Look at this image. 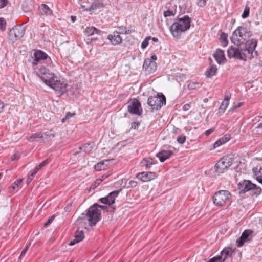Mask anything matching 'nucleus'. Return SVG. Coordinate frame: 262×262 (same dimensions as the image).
<instances>
[{"label":"nucleus","instance_id":"1","mask_svg":"<svg viewBox=\"0 0 262 262\" xmlns=\"http://www.w3.org/2000/svg\"><path fill=\"white\" fill-rule=\"evenodd\" d=\"M32 59V64L35 72L47 85L50 86L59 95L67 92L68 86L67 83L60 80V78L51 72L45 66L41 65L35 67L44 61L48 64L50 63L51 59L46 53L42 51L37 50L34 52Z\"/></svg>","mask_w":262,"mask_h":262},{"label":"nucleus","instance_id":"2","mask_svg":"<svg viewBox=\"0 0 262 262\" xmlns=\"http://www.w3.org/2000/svg\"><path fill=\"white\" fill-rule=\"evenodd\" d=\"M256 46L257 41L254 39L247 40L245 43H239L237 47L232 46L227 50L228 57L244 61L247 58L251 59L258 56L257 51L255 50Z\"/></svg>","mask_w":262,"mask_h":262},{"label":"nucleus","instance_id":"3","mask_svg":"<svg viewBox=\"0 0 262 262\" xmlns=\"http://www.w3.org/2000/svg\"><path fill=\"white\" fill-rule=\"evenodd\" d=\"M191 18L187 15L178 17L177 21L173 23L170 28L172 36L180 38L182 33L188 30L190 27Z\"/></svg>","mask_w":262,"mask_h":262},{"label":"nucleus","instance_id":"4","mask_svg":"<svg viewBox=\"0 0 262 262\" xmlns=\"http://www.w3.org/2000/svg\"><path fill=\"white\" fill-rule=\"evenodd\" d=\"M101 211L100 209L95 208V206L92 205L86 211V213H82L77 219V222L86 220L90 226L93 227L100 221Z\"/></svg>","mask_w":262,"mask_h":262},{"label":"nucleus","instance_id":"5","mask_svg":"<svg viewBox=\"0 0 262 262\" xmlns=\"http://www.w3.org/2000/svg\"><path fill=\"white\" fill-rule=\"evenodd\" d=\"M252 35L251 32L246 28L240 26L238 27L233 33L231 40L234 44L240 43L241 40H247Z\"/></svg>","mask_w":262,"mask_h":262},{"label":"nucleus","instance_id":"6","mask_svg":"<svg viewBox=\"0 0 262 262\" xmlns=\"http://www.w3.org/2000/svg\"><path fill=\"white\" fill-rule=\"evenodd\" d=\"M238 189L240 194H244L249 191H251L252 194L258 195L260 194L261 189L252 183L249 180H244L237 184Z\"/></svg>","mask_w":262,"mask_h":262},{"label":"nucleus","instance_id":"7","mask_svg":"<svg viewBox=\"0 0 262 262\" xmlns=\"http://www.w3.org/2000/svg\"><path fill=\"white\" fill-rule=\"evenodd\" d=\"M148 105L154 110H158L166 104V98L162 94L159 93L156 96H150L147 100Z\"/></svg>","mask_w":262,"mask_h":262},{"label":"nucleus","instance_id":"8","mask_svg":"<svg viewBox=\"0 0 262 262\" xmlns=\"http://www.w3.org/2000/svg\"><path fill=\"white\" fill-rule=\"evenodd\" d=\"M233 158L231 157H224L215 165L214 168L216 172L222 173L224 172L232 165Z\"/></svg>","mask_w":262,"mask_h":262},{"label":"nucleus","instance_id":"9","mask_svg":"<svg viewBox=\"0 0 262 262\" xmlns=\"http://www.w3.org/2000/svg\"><path fill=\"white\" fill-rule=\"evenodd\" d=\"M230 192L227 190H220L213 196V203L217 206H222L229 199Z\"/></svg>","mask_w":262,"mask_h":262},{"label":"nucleus","instance_id":"10","mask_svg":"<svg viewBox=\"0 0 262 262\" xmlns=\"http://www.w3.org/2000/svg\"><path fill=\"white\" fill-rule=\"evenodd\" d=\"M25 32V28L20 26H16L9 32V39L12 42H15L21 38Z\"/></svg>","mask_w":262,"mask_h":262},{"label":"nucleus","instance_id":"11","mask_svg":"<svg viewBox=\"0 0 262 262\" xmlns=\"http://www.w3.org/2000/svg\"><path fill=\"white\" fill-rule=\"evenodd\" d=\"M253 231L251 229L245 230L241 234L240 237L236 240L238 247H242L245 243L249 242L252 240L253 237Z\"/></svg>","mask_w":262,"mask_h":262},{"label":"nucleus","instance_id":"12","mask_svg":"<svg viewBox=\"0 0 262 262\" xmlns=\"http://www.w3.org/2000/svg\"><path fill=\"white\" fill-rule=\"evenodd\" d=\"M128 111L133 114L141 115L142 113L141 103L136 98L133 99L130 102L128 103Z\"/></svg>","mask_w":262,"mask_h":262},{"label":"nucleus","instance_id":"13","mask_svg":"<svg viewBox=\"0 0 262 262\" xmlns=\"http://www.w3.org/2000/svg\"><path fill=\"white\" fill-rule=\"evenodd\" d=\"M121 191V189L112 191L107 196L100 198L99 200V202L104 204L111 205L115 203V199Z\"/></svg>","mask_w":262,"mask_h":262},{"label":"nucleus","instance_id":"14","mask_svg":"<svg viewBox=\"0 0 262 262\" xmlns=\"http://www.w3.org/2000/svg\"><path fill=\"white\" fill-rule=\"evenodd\" d=\"M143 68L148 73H151L156 70L157 64L155 61H152L150 58H146L144 60Z\"/></svg>","mask_w":262,"mask_h":262},{"label":"nucleus","instance_id":"15","mask_svg":"<svg viewBox=\"0 0 262 262\" xmlns=\"http://www.w3.org/2000/svg\"><path fill=\"white\" fill-rule=\"evenodd\" d=\"M234 251L232 248H225L222 251L220 255L216 256V257L219 262H224L227 258L231 257Z\"/></svg>","mask_w":262,"mask_h":262},{"label":"nucleus","instance_id":"16","mask_svg":"<svg viewBox=\"0 0 262 262\" xmlns=\"http://www.w3.org/2000/svg\"><path fill=\"white\" fill-rule=\"evenodd\" d=\"M136 177L143 182H148L156 178V174L151 172H142L137 174Z\"/></svg>","mask_w":262,"mask_h":262},{"label":"nucleus","instance_id":"17","mask_svg":"<svg viewBox=\"0 0 262 262\" xmlns=\"http://www.w3.org/2000/svg\"><path fill=\"white\" fill-rule=\"evenodd\" d=\"M213 57L219 64L225 63L226 61L223 50L217 49L213 54Z\"/></svg>","mask_w":262,"mask_h":262},{"label":"nucleus","instance_id":"18","mask_svg":"<svg viewBox=\"0 0 262 262\" xmlns=\"http://www.w3.org/2000/svg\"><path fill=\"white\" fill-rule=\"evenodd\" d=\"M173 154L172 151L162 150L156 154V157L159 159L160 162H163L168 159Z\"/></svg>","mask_w":262,"mask_h":262},{"label":"nucleus","instance_id":"19","mask_svg":"<svg viewBox=\"0 0 262 262\" xmlns=\"http://www.w3.org/2000/svg\"><path fill=\"white\" fill-rule=\"evenodd\" d=\"M108 39L113 45H116L122 42V38L118 32H114L113 34L108 36Z\"/></svg>","mask_w":262,"mask_h":262},{"label":"nucleus","instance_id":"20","mask_svg":"<svg viewBox=\"0 0 262 262\" xmlns=\"http://www.w3.org/2000/svg\"><path fill=\"white\" fill-rule=\"evenodd\" d=\"M84 237L83 231H77L75 235L74 239L71 241L69 245L70 246H73L75 244L78 243L83 239Z\"/></svg>","mask_w":262,"mask_h":262},{"label":"nucleus","instance_id":"21","mask_svg":"<svg viewBox=\"0 0 262 262\" xmlns=\"http://www.w3.org/2000/svg\"><path fill=\"white\" fill-rule=\"evenodd\" d=\"M169 5H171V4H169ZM166 8H167V10L164 12V16L165 17H167L168 16H174L176 13V5L174 4L173 5L170 6H168V4L167 5Z\"/></svg>","mask_w":262,"mask_h":262},{"label":"nucleus","instance_id":"22","mask_svg":"<svg viewBox=\"0 0 262 262\" xmlns=\"http://www.w3.org/2000/svg\"><path fill=\"white\" fill-rule=\"evenodd\" d=\"M43 138H44V136L42 133H35L33 134H32L31 136L27 138V140L31 141L32 140V141H36L39 142H42V141H43Z\"/></svg>","mask_w":262,"mask_h":262},{"label":"nucleus","instance_id":"23","mask_svg":"<svg viewBox=\"0 0 262 262\" xmlns=\"http://www.w3.org/2000/svg\"><path fill=\"white\" fill-rule=\"evenodd\" d=\"M229 136L226 135L225 137L221 138L217 140L213 144V148H216L220 145L226 143L229 140Z\"/></svg>","mask_w":262,"mask_h":262},{"label":"nucleus","instance_id":"24","mask_svg":"<svg viewBox=\"0 0 262 262\" xmlns=\"http://www.w3.org/2000/svg\"><path fill=\"white\" fill-rule=\"evenodd\" d=\"M229 99L230 97L228 96H226L224 99V101L222 102L221 105H220L219 107V111L221 113H224L226 108H227V106L229 105Z\"/></svg>","mask_w":262,"mask_h":262},{"label":"nucleus","instance_id":"25","mask_svg":"<svg viewBox=\"0 0 262 262\" xmlns=\"http://www.w3.org/2000/svg\"><path fill=\"white\" fill-rule=\"evenodd\" d=\"M217 71V68L215 66L212 65L205 72L206 77L209 78L211 76L215 75Z\"/></svg>","mask_w":262,"mask_h":262},{"label":"nucleus","instance_id":"26","mask_svg":"<svg viewBox=\"0 0 262 262\" xmlns=\"http://www.w3.org/2000/svg\"><path fill=\"white\" fill-rule=\"evenodd\" d=\"M84 32L88 36H91L95 33L98 34L99 32H100V31L98 30L96 28L92 26L90 27H87L85 29Z\"/></svg>","mask_w":262,"mask_h":262},{"label":"nucleus","instance_id":"27","mask_svg":"<svg viewBox=\"0 0 262 262\" xmlns=\"http://www.w3.org/2000/svg\"><path fill=\"white\" fill-rule=\"evenodd\" d=\"M94 145V142L87 143L83 145L82 147H80V149H82L85 152H88L93 148Z\"/></svg>","mask_w":262,"mask_h":262},{"label":"nucleus","instance_id":"28","mask_svg":"<svg viewBox=\"0 0 262 262\" xmlns=\"http://www.w3.org/2000/svg\"><path fill=\"white\" fill-rule=\"evenodd\" d=\"M108 161H110L109 160H105V161H102L98 163L94 166L95 170L97 171H101L105 169V166H104V163Z\"/></svg>","mask_w":262,"mask_h":262},{"label":"nucleus","instance_id":"29","mask_svg":"<svg viewBox=\"0 0 262 262\" xmlns=\"http://www.w3.org/2000/svg\"><path fill=\"white\" fill-rule=\"evenodd\" d=\"M202 84L197 82H190L187 85V88L189 90H195L201 87Z\"/></svg>","mask_w":262,"mask_h":262},{"label":"nucleus","instance_id":"30","mask_svg":"<svg viewBox=\"0 0 262 262\" xmlns=\"http://www.w3.org/2000/svg\"><path fill=\"white\" fill-rule=\"evenodd\" d=\"M42 13H45L46 15H50L52 14V10L46 4H42L41 6Z\"/></svg>","mask_w":262,"mask_h":262},{"label":"nucleus","instance_id":"31","mask_svg":"<svg viewBox=\"0 0 262 262\" xmlns=\"http://www.w3.org/2000/svg\"><path fill=\"white\" fill-rule=\"evenodd\" d=\"M220 39L223 47H226L228 43L227 35L225 33H222L220 35Z\"/></svg>","mask_w":262,"mask_h":262},{"label":"nucleus","instance_id":"32","mask_svg":"<svg viewBox=\"0 0 262 262\" xmlns=\"http://www.w3.org/2000/svg\"><path fill=\"white\" fill-rule=\"evenodd\" d=\"M152 160L153 159L151 158H144L142 162H145L146 163L145 164V166L146 169H149L151 167V165L152 164Z\"/></svg>","mask_w":262,"mask_h":262},{"label":"nucleus","instance_id":"33","mask_svg":"<svg viewBox=\"0 0 262 262\" xmlns=\"http://www.w3.org/2000/svg\"><path fill=\"white\" fill-rule=\"evenodd\" d=\"M110 176V173L108 172L107 173L104 174L101 176V178L97 179L95 182V184H99L101 182H102L104 179L107 178Z\"/></svg>","mask_w":262,"mask_h":262},{"label":"nucleus","instance_id":"34","mask_svg":"<svg viewBox=\"0 0 262 262\" xmlns=\"http://www.w3.org/2000/svg\"><path fill=\"white\" fill-rule=\"evenodd\" d=\"M22 182H23V179H21L17 180L12 184V186H11V188L13 190H15L19 186V185L22 183Z\"/></svg>","mask_w":262,"mask_h":262},{"label":"nucleus","instance_id":"35","mask_svg":"<svg viewBox=\"0 0 262 262\" xmlns=\"http://www.w3.org/2000/svg\"><path fill=\"white\" fill-rule=\"evenodd\" d=\"M151 38V37H147L141 43V48L145 49L148 45V41Z\"/></svg>","mask_w":262,"mask_h":262},{"label":"nucleus","instance_id":"36","mask_svg":"<svg viewBox=\"0 0 262 262\" xmlns=\"http://www.w3.org/2000/svg\"><path fill=\"white\" fill-rule=\"evenodd\" d=\"M101 6V4L100 3H99H99H96V2L94 3L91 5L90 7L89 8V10L90 11L94 10L96 9V8H99Z\"/></svg>","mask_w":262,"mask_h":262},{"label":"nucleus","instance_id":"37","mask_svg":"<svg viewBox=\"0 0 262 262\" xmlns=\"http://www.w3.org/2000/svg\"><path fill=\"white\" fill-rule=\"evenodd\" d=\"M31 243H29L28 244H27L25 248L21 251V254L19 256V259H20L23 256H24L25 255Z\"/></svg>","mask_w":262,"mask_h":262},{"label":"nucleus","instance_id":"38","mask_svg":"<svg viewBox=\"0 0 262 262\" xmlns=\"http://www.w3.org/2000/svg\"><path fill=\"white\" fill-rule=\"evenodd\" d=\"M177 140L180 144H183L185 142L186 137L184 135H181L177 137Z\"/></svg>","mask_w":262,"mask_h":262},{"label":"nucleus","instance_id":"39","mask_svg":"<svg viewBox=\"0 0 262 262\" xmlns=\"http://www.w3.org/2000/svg\"><path fill=\"white\" fill-rule=\"evenodd\" d=\"M75 115V113H71L70 112H68L67 114H66V115L65 116V117H64L62 119V122H64L67 119H69V118H70L71 117H72L73 116H74Z\"/></svg>","mask_w":262,"mask_h":262},{"label":"nucleus","instance_id":"40","mask_svg":"<svg viewBox=\"0 0 262 262\" xmlns=\"http://www.w3.org/2000/svg\"><path fill=\"white\" fill-rule=\"evenodd\" d=\"M48 163H49V160H48V159H47V160H45V161H43V162H42L41 163H40L39 165H38L36 166L37 167V168H39V169H40L41 168L44 167L45 165H46Z\"/></svg>","mask_w":262,"mask_h":262},{"label":"nucleus","instance_id":"41","mask_svg":"<svg viewBox=\"0 0 262 262\" xmlns=\"http://www.w3.org/2000/svg\"><path fill=\"white\" fill-rule=\"evenodd\" d=\"M54 219V215L49 217L48 219V220L45 223L44 226L47 227L48 226H49L53 222Z\"/></svg>","mask_w":262,"mask_h":262},{"label":"nucleus","instance_id":"42","mask_svg":"<svg viewBox=\"0 0 262 262\" xmlns=\"http://www.w3.org/2000/svg\"><path fill=\"white\" fill-rule=\"evenodd\" d=\"M8 0H0V9L4 8L8 4Z\"/></svg>","mask_w":262,"mask_h":262},{"label":"nucleus","instance_id":"43","mask_svg":"<svg viewBox=\"0 0 262 262\" xmlns=\"http://www.w3.org/2000/svg\"><path fill=\"white\" fill-rule=\"evenodd\" d=\"M139 124V122H134L131 124V128L134 129H138Z\"/></svg>","mask_w":262,"mask_h":262},{"label":"nucleus","instance_id":"44","mask_svg":"<svg viewBox=\"0 0 262 262\" xmlns=\"http://www.w3.org/2000/svg\"><path fill=\"white\" fill-rule=\"evenodd\" d=\"M6 21L4 18L0 19V27L1 29H3L6 26Z\"/></svg>","mask_w":262,"mask_h":262},{"label":"nucleus","instance_id":"45","mask_svg":"<svg viewBox=\"0 0 262 262\" xmlns=\"http://www.w3.org/2000/svg\"><path fill=\"white\" fill-rule=\"evenodd\" d=\"M93 205L95 206V208H97L98 209L99 208H101V209H102L103 210H105L107 208L106 206H103V205H99L98 203H95Z\"/></svg>","mask_w":262,"mask_h":262},{"label":"nucleus","instance_id":"46","mask_svg":"<svg viewBox=\"0 0 262 262\" xmlns=\"http://www.w3.org/2000/svg\"><path fill=\"white\" fill-rule=\"evenodd\" d=\"M34 178V177L33 176V174H31L29 175L26 181L27 184L28 185L33 179Z\"/></svg>","mask_w":262,"mask_h":262},{"label":"nucleus","instance_id":"47","mask_svg":"<svg viewBox=\"0 0 262 262\" xmlns=\"http://www.w3.org/2000/svg\"><path fill=\"white\" fill-rule=\"evenodd\" d=\"M249 14V9H248V10L245 9L243 13L242 14V17L243 18H245L248 16Z\"/></svg>","mask_w":262,"mask_h":262},{"label":"nucleus","instance_id":"48","mask_svg":"<svg viewBox=\"0 0 262 262\" xmlns=\"http://www.w3.org/2000/svg\"><path fill=\"white\" fill-rule=\"evenodd\" d=\"M206 0H199L198 2V5L201 7H204L206 4Z\"/></svg>","mask_w":262,"mask_h":262},{"label":"nucleus","instance_id":"49","mask_svg":"<svg viewBox=\"0 0 262 262\" xmlns=\"http://www.w3.org/2000/svg\"><path fill=\"white\" fill-rule=\"evenodd\" d=\"M19 155L20 154L18 152L16 153L14 155H13L11 157V160L14 161L15 160H17L19 157Z\"/></svg>","mask_w":262,"mask_h":262},{"label":"nucleus","instance_id":"50","mask_svg":"<svg viewBox=\"0 0 262 262\" xmlns=\"http://www.w3.org/2000/svg\"><path fill=\"white\" fill-rule=\"evenodd\" d=\"M54 137V135L52 133H50L49 134H45V136H44V138L46 139L47 140H48V139L49 138H53Z\"/></svg>","mask_w":262,"mask_h":262},{"label":"nucleus","instance_id":"51","mask_svg":"<svg viewBox=\"0 0 262 262\" xmlns=\"http://www.w3.org/2000/svg\"><path fill=\"white\" fill-rule=\"evenodd\" d=\"M243 104V103L242 102H239L237 103V105H235L234 104L232 107V110H235V109H236L237 108H239V107H241Z\"/></svg>","mask_w":262,"mask_h":262},{"label":"nucleus","instance_id":"52","mask_svg":"<svg viewBox=\"0 0 262 262\" xmlns=\"http://www.w3.org/2000/svg\"><path fill=\"white\" fill-rule=\"evenodd\" d=\"M190 107L191 106L189 104H186L183 106V109L184 111H186L189 110L190 108Z\"/></svg>","mask_w":262,"mask_h":262},{"label":"nucleus","instance_id":"53","mask_svg":"<svg viewBox=\"0 0 262 262\" xmlns=\"http://www.w3.org/2000/svg\"><path fill=\"white\" fill-rule=\"evenodd\" d=\"M214 131V128H211L206 130L205 133V135L209 136Z\"/></svg>","mask_w":262,"mask_h":262},{"label":"nucleus","instance_id":"54","mask_svg":"<svg viewBox=\"0 0 262 262\" xmlns=\"http://www.w3.org/2000/svg\"><path fill=\"white\" fill-rule=\"evenodd\" d=\"M134 30L132 28V27H129L128 30L124 31V34H130L132 32H133Z\"/></svg>","mask_w":262,"mask_h":262},{"label":"nucleus","instance_id":"55","mask_svg":"<svg viewBox=\"0 0 262 262\" xmlns=\"http://www.w3.org/2000/svg\"><path fill=\"white\" fill-rule=\"evenodd\" d=\"M125 30H126L125 28H123V27H119V32H118L119 33V34H124Z\"/></svg>","mask_w":262,"mask_h":262},{"label":"nucleus","instance_id":"56","mask_svg":"<svg viewBox=\"0 0 262 262\" xmlns=\"http://www.w3.org/2000/svg\"><path fill=\"white\" fill-rule=\"evenodd\" d=\"M256 180L260 183L262 184V174L260 176H257L256 177Z\"/></svg>","mask_w":262,"mask_h":262},{"label":"nucleus","instance_id":"57","mask_svg":"<svg viewBox=\"0 0 262 262\" xmlns=\"http://www.w3.org/2000/svg\"><path fill=\"white\" fill-rule=\"evenodd\" d=\"M39 168H37V166H36V167L34 168L33 172L31 173V174H33V176L35 177V175L36 174V173L37 172V171L39 170Z\"/></svg>","mask_w":262,"mask_h":262},{"label":"nucleus","instance_id":"58","mask_svg":"<svg viewBox=\"0 0 262 262\" xmlns=\"http://www.w3.org/2000/svg\"><path fill=\"white\" fill-rule=\"evenodd\" d=\"M4 108V104L3 102L0 101V113H1Z\"/></svg>","mask_w":262,"mask_h":262},{"label":"nucleus","instance_id":"59","mask_svg":"<svg viewBox=\"0 0 262 262\" xmlns=\"http://www.w3.org/2000/svg\"><path fill=\"white\" fill-rule=\"evenodd\" d=\"M152 61H154L156 60L157 59V56L155 55V54H154L152 55L151 56V59Z\"/></svg>","mask_w":262,"mask_h":262},{"label":"nucleus","instance_id":"60","mask_svg":"<svg viewBox=\"0 0 262 262\" xmlns=\"http://www.w3.org/2000/svg\"><path fill=\"white\" fill-rule=\"evenodd\" d=\"M150 39H152L154 42H157L158 41V39L156 37H151Z\"/></svg>","mask_w":262,"mask_h":262},{"label":"nucleus","instance_id":"61","mask_svg":"<svg viewBox=\"0 0 262 262\" xmlns=\"http://www.w3.org/2000/svg\"><path fill=\"white\" fill-rule=\"evenodd\" d=\"M71 19L73 22H75L76 20V17L75 16H71Z\"/></svg>","mask_w":262,"mask_h":262},{"label":"nucleus","instance_id":"62","mask_svg":"<svg viewBox=\"0 0 262 262\" xmlns=\"http://www.w3.org/2000/svg\"><path fill=\"white\" fill-rule=\"evenodd\" d=\"M130 183H131L132 186H135L136 185V182H135L133 181V182H131Z\"/></svg>","mask_w":262,"mask_h":262},{"label":"nucleus","instance_id":"63","mask_svg":"<svg viewBox=\"0 0 262 262\" xmlns=\"http://www.w3.org/2000/svg\"><path fill=\"white\" fill-rule=\"evenodd\" d=\"M258 127L259 128H262V123H260L259 125H258Z\"/></svg>","mask_w":262,"mask_h":262},{"label":"nucleus","instance_id":"64","mask_svg":"<svg viewBox=\"0 0 262 262\" xmlns=\"http://www.w3.org/2000/svg\"><path fill=\"white\" fill-rule=\"evenodd\" d=\"M2 176H3V173H0V179H1Z\"/></svg>","mask_w":262,"mask_h":262}]
</instances>
